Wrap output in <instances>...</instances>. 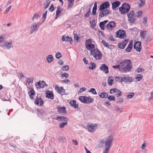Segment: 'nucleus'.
Returning a JSON list of instances; mask_svg holds the SVG:
<instances>
[{
	"label": "nucleus",
	"mask_w": 153,
	"mask_h": 153,
	"mask_svg": "<svg viewBox=\"0 0 153 153\" xmlns=\"http://www.w3.org/2000/svg\"><path fill=\"white\" fill-rule=\"evenodd\" d=\"M85 47L90 52L96 59L100 60L102 58V54L100 51L95 46V42L91 39H86Z\"/></svg>",
	"instance_id": "1"
},
{
	"label": "nucleus",
	"mask_w": 153,
	"mask_h": 153,
	"mask_svg": "<svg viewBox=\"0 0 153 153\" xmlns=\"http://www.w3.org/2000/svg\"><path fill=\"white\" fill-rule=\"evenodd\" d=\"M121 72L127 73L130 71L133 68V65L130 59H125L121 61Z\"/></svg>",
	"instance_id": "2"
},
{
	"label": "nucleus",
	"mask_w": 153,
	"mask_h": 153,
	"mask_svg": "<svg viewBox=\"0 0 153 153\" xmlns=\"http://www.w3.org/2000/svg\"><path fill=\"white\" fill-rule=\"evenodd\" d=\"M113 141V137L112 135L109 136L105 141L100 140L99 143L102 144L105 143V149L102 153H108L110 148L112 145Z\"/></svg>",
	"instance_id": "3"
},
{
	"label": "nucleus",
	"mask_w": 153,
	"mask_h": 153,
	"mask_svg": "<svg viewBox=\"0 0 153 153\" xmlns=\"http://www.w3.org/2000/svg\"><path fill=\"white\" fill-rule=\"evenodd\" d=\"M79 100L82 103L85 104H90L94 100V99L91 98L89 96H80L79 97Z\"/></svg>",
	"instance_id": "4"
},
{
	"label": "nucleus",
	"mask_w": 153,
	"mask_h": 153,
	"mask_svg": "<svg viewBox=\"0 0 153 153\" xmlns=\"http://www.w3.org/2000/svg\"><path fill=\"white\" fill-rule=\"evenodd\" d=\"M130 9L129 4H123L121 7L119 8L121 13L122 14H124L127 13Z\"/></svg>",
	"instance_id": "5"
},
{
	"label": "nucleus",
	"mask_w": 153,
	"mask_h": 153,
	"mask_svg": "<svg viewBox=\"0 0 153 153\" xmlns=\"http://www.w3.org/2000/svg\"><path fill=\"white\" fill-rule=\"evenodd\" d=\"M55 89L56 92L62 95H67V93L62 87L59 86L58 85H55Z\"/></svg>",
	"instance_id": "6"
},
{
	"label": "nucleus",
	"mask_w": 153,
	"mask_h": 153,
	"mask_svg": "<svg viewBox=\"0 0 153 153\" xmlns=\"http://www.w3.org/2000/svg\"><path fill=\"white\" fill-rule=\"evenodd\" d=\"M128 21L131 23H134L136 19L135 16L134 11L133 10L131 11L127 14Z\"/></svg>",
	"instance_id": "7"
},
{
	"label": "nucleus",
	"mask_w": 153,
	"mask_h": 153,
	"mask_svg": "<svg viewBox=\"0 0 153 153\" xmlns=\"http://www.w3.org/2000/svg\"><path fill=\"white\" fill-rule=\"evenodd\" d=\"M97 125L96 124L89 123L87 125V128L88 131L90 132H93L95 131L97 128Z\"/></svg>",
	"instance_id": "8"
},
{
	"label": "nucleus",
	"mask_w": 153,
	"mask_h": 153,
	"mask_svg": "<svg viewBox=\"0 0 153 153\" xmlns=\"http://www.w3.org/2000/svg\"><path fill=\"white\" fill-rule=\"evenodd\" d=\"M34 102L37 105H42L43 104L44 101L40 97L38 96L36 97Z\"/></svg>",
	"instance_id": "9"
},
{
	"label": "nucleus",
	"mask_w": 153,
	"mask_h": 153,
	"mask_svg": "<svg viewBox=\"0 0 153 153\" xmlns=\"http://www.w3.org/2000/svg\"><path fill=\"white\" fill-rule=\"evenodd\" d=\"M116 36L118 38H123L126 36V32L124 30H119L116 32Z\"/></svg>",
	"instance_id": "10"
},
{
	"label": "nucleus",
	"mask_w": 153,
	"mask_h": 153,
	"mask_svg": "<svg viewBox=\"0 0 153 153\" xmlns=\"http://www.w3.org/2000/svg\"><path fill=\"white\" fill-rule=\"evenodd\" d=\"M142 46L141 42L138 41H135L134 45V48L135 50L138 52H140Z\"/></svg>",
	"instance_id": "11"
},
{
	"label": "nucleus",
	"mask_w": 153,
	"mask_h": 153,
	"mask_svg": "<svg viewBox=\"0 0 153 153\" xmlns=\"http://www.w3.org/2000/svg\"><path fill=\"white\" fill-rule=\"evenodd\" d=\"M109 3L108 1H105L100 5L99 10H103L107 9L109 7Z\"/></svg>",
	"instance_id": "12"
},
{
	"label": "nucleus",
	"mask_w": 153,
	"mask_h": 153,
	"mask_svg": "<svg viewBox=\"0 0 153 153\" xmlns=\"http://www.w3.org/2000/svg\"><path fill=\"white\" fill-rule=\"evenodd\" d=\"M100 11L101 12L99 13V17L101 18L102 17L105 16H106L108 15L110 13L109 10L107 9L103 10Z\"/></svg>",
	"instance_id": "13"
},
{
	"label": "nucleus",
	"mask_w": 153,
	"mask_h": 153,
	"mask_svg": "<svg viewBox=\"0 0 153 153\" xmlns=\"http://www.w3.org/2000/svg\"><path fill=\"white\" fill-rule=\"evenodd\" d=\"M99 69L100 70L103 71L105 74H107L109 73L108 68L105 64H102Z\"/></svg>",
	"instance_id": "14"
},
{
	"label": "nucleus",
	"mask_w": 153,
	"mask_h": 153,
	"mask_svg": "<svg viewBox=\"0 0 153 153\" xmlns=\"http://www.w3.org/2000/svg\"><path fill=\"white\" fill-rule=\"evenodd\" d=\"M35 85L37 88H43L46 85L45 82L44 81H39Z\"/></svg>",
	"instance_id": "15"
},
{
	"label": "nucleus",
	"mask_w": 153,
	"mask_h": 153,
	"mask_svg": "<svg viewBox=\"0 0 153 153\" xmlns=\"http://www.w3.org/2000/svg\"><path fill=\"white\" fill-rule=\"evenodd\" d=\"M40 25L39 23H34L30 27V33H33L35 31L37 30Z\"/></svg>",
	"instance_id": "16"
},
{
	"label": "nucleus",
	"mask_w": 153,
	"mask_h": 153,
	"mask_svg": "<svg viewBox=\"0 0 153 153\" xmlns=\"http://www.w3.org/2000/svg\"><path fill=\"white\" fill-rule=\"evenodd\" d=\"M115 24L113 21L110 22L106 26L109 30H112L115 27Z\"/></svg>",
	"instance_id": "17"
},
{
	"label": "nucleus",
	"mask_w": 153,
	"mask_h": 153,
	"mask_svg": "<svg viewBox=\"0 0 153 153\" xmlns=\"http://www.w3.org/2000/svg\"><path fill=\"white\" fill-rule=\"evenodd\" d=\"M128 41L127 40H125L123 41L121 43L118 44L119 48L121 49H123L126 45Z\"/></svg>",
	"instance_id": "18"
},
{
	"label": "nucleus",
	"mask_w": 153,
	"mask_h": 153,
	"mask_svg": "<svg viewBox=\"0 0 153 153\" xmlns=\"http://www.w3.org/2000/svg\"><path fill=\"white\" fill-rule=\"evenodd\" d=\"M133 81V78L132 77L128 76L126 77H123L122 82H131Z\"/></svg>",
	"instance_id": "19"
},
{
	"label": "nucleus",
	"mask_w": 153,
	"mask_h": 153,
	"mask_svg": "<svg viewBox=\"0 0 153 153\" xmlns=\"http://www.w3.org/2000/svg\"><path fill=\"white\" fill-rule=\"evenodd\" d=\"M132 41H130L125 51L127 52H130L131 51L132 48Z\"/></svg>",
	"instance_id": "20"
},
{
	"label": "nucleus",
	"mask_w": 153,
	"mask_h": 153,
	"mask_svg": "<svg viewBox=\"0 0 153 153\" xmlns=\"http://www.w3.org/2000/svg\"><path fill=\"white\" fill-rule=\"evenodd\" d=\"M62 10L63 9L61 8L60 6L57 7L56 15V19L57 18L59 15L62 12Z\"/></svg>",
	"instance_id": "21"
},
{
	"label": "nucleus",
	"mask_w": 153,
	"mask_h": 153,
	"mask_svg": "<svg viewBox=\"0 0 153 153\" xmlns=\"http://www.w3.org/2000/svg\"><path fill=\"white\" fill-rule=\"evenodd\" d=\"M120 3L119 1H115L113 2L112 4V8L113 9H114L116 7H118L120 4Z\"/></svg>",
	"instance_id": "22"
},
{
	"label": "nucleus",
	"mask_w": 153,
	"mask_h": 153,
	"mask_svg": "<svg viewBox=\"0 0 153 153\" xmlns=\"http://www.w3.org/2000/svg\"><path fill=\"white\" fill-rule=\"evenodd\" d=\"M70 104L71 106L74 107V108H77L78 107V104H76V102L74 100H72L71 101Z\"/></svg>",
	"instance_id": "23"
},
{
	"label": "nucleus",
	"mask_w": 153,
	"mask_h": 153,
	"mask_svg": "<svg viewBox=\"0 0 153 153\" xmlns=\"http://www.w3.org/2000/svg\"><path fill=\"white\" fill-rule=\"evenodd\" d=\"M46 97H47L51 99H53L54 98L53 94L52 92L48 91L46 92Z\"/></svg>",
	"instance_id": "24"
},
{
	"label": "nucleus",
	"mask_w": 153,
	"mask_h": 153,
	"mask_svg": "<svg viewBox=\"0 0 153 153\" xmlns=\"http://www.w3.org/2000/svg\"><path fill=\"white\" fill-rule=\"evenodd\" d=\"M108 21L107 20H105L102 22H101L100 23L99 26L100 29L102 30H103L104 29V26L105 24L108 22Z\"/></svg>",
	"instance_id": "25"
},
{
	"label": "nucleus",
	"mask_w": 153,
	"mask_h": 153,
	"mask_svg": "<svg viewBox=\"0 0 153 153\" xmlns=\"http://www.w3.org/2000/svg\"><path fill=\"white\" fill-rule=\"evenodd\" d=\"M56 119L59 121H66L68 120V119L64 116L58 117H56Z\"/></svg>",
	"instance_id": "26"
},
{
	"label": "nucleus",
	"mask_w": 153,
	"mask_h": 153,
	"mask_svg": "<svg viewBox=\"0 0 153 153\" xmlns=\"http://www.w3.org/2000/svg\"><path fill=\"white\" fill-rule=\"evenodd\" d=\"M114 78L111 76H110L108 78V83L109 86H111L114 83Z\"/></svg>",
	"instance_id": "27"
},
{
	"label": "nucleus",
	"mask_w": 153,
	"mask_h": 153,
	"mask_svg": "<svg viewBox=\"0 0 153 153\" xmlns=\"http://www.w3.org/2000/svg\"><path fill=\"white\" fill-rule=\"evenodd\" d=\"M68 8L70 9L73 7L74 5V0H68Z\"/></svg>",
	"instance_id": "28"
},
{
	"label": "nucleus",
	"mask_w": 153,
	"mask_h": 153,
	"mask_svg": "<svg viewBox=\"0 0 153 153\" xmlns=\"http://www.w3.org/2000/svg\"><path fill=\"white\" fill-rule=\"evenodd\" d=\"M35 94V91L33 88H31L30 89V91L29 93V95L30 97L32 99H33V96Z\"/></svg>",
	"instance_id": "29"
},
{
	"label": "nucleus",
	"mask_w": 153,
	"mask_h": 153,
	"mask_svg": "<svg viewBox=\"0 0 153 153\" xmlns=\"http://www.w3.org/2000/svg\"><path fill=\"white\" fill-rule=\"evenodd\" d=\"M146 31H141L140 32V34L141 38L144 39L146 38Z\"/></svg>",
	"instance_id": "30"
},
{
	"label": "nucleus",
	"mask_w": 153,
	"mask_h": 153,
	"mask_svg": "<svg viewBox=\"0 0 153 153\" xmlns=\"http://www.w3.org/2000/svg\"><path fill=\"white\" fill-rule=\"evenodd\" d=\"M51 2V0H46L45 3L44 4V10L48 7L50 4Z\"/></svg>",
	"instance_id": "31"
},
{
	"label": "nucleus",
	"mask_w": 153,
	"mask_h": 153,
	"mask_svg": "<svg viewBox=\"0 0 153 153\" xmlns=\"http://www.w3.org/2000/svg\"><path fill=\"white\" fill-rule=\"evenodd\" d=\"M101 98H106L108 97V94L106 92H102L99 95Z\"/></svg>",
	"instance_id": "32"
},
{
	"label": "nucleus",
	"mask_w": 153,
	"mask_h": 153,
	"mask_svg": "<svg viewBox=\"0 0 153 153\" xmlns=\"http://www.w3.org/2000/svg\"><path fill=\"white\" fill-rule=\"evenodd\" d=\"M121 61L119 62V65H114L112 66L113 68L115 69H118L121 72Z\"/></svg>",
	"instance_id": "33"
},
{
	"label": "nucleus",
	"mask_w": 153,
	"mask_h": 153,
	"mask_svg": "<svg viewBox=\"0 0 153 153\" xmlns=\"http://www.w3.org/2000/svg\"><path fill=\"white\" fill-rule=\"evenodd\" d=\"M143 78V75L141 74H138L135 77L136 81H140Z\"/></svg>",
	"instance_id": "34"
},
{
	"label": "nucleus",
	"mask_w": 153,
	"mask_h": 153,
	"mask_svg": "<svg viewBox=\"0 0 153 153\" xmlns=\"http://www.w3.org/2000/svg\"><path fill=\"white\" fill-rule=\"evenodd\" d=\"M58 111L60 113H66L65 108L64 107H59L58 108Z\"/></svg>",
	"instance_id": "35"
},
{
	"label": "nucleus",
	"mask_w": 153,
	"mask_h": 153,
	"mask_svg": "<svg viewBox=\"0 0 153 153\" xmlns=\"http://www.w3.org/2000/svg\"><path fill=\"white\" fill-rule=\"evenodd\" d=\"M47 59L48 62L50 63L53 61V56L51 55H48L47 57Z\"/></svg>",
	"instance_id": "36"
},
{
	"label": "nucleus",
	"mask_w": 153,
	"mask_h": 153,
	"mask_svg": "<svg viewBox=\"0 0 153 153\" xmlns=\"http://www.w3.org/2000/svg\"><path fill=\"white\" fill-rule=\"evenodd\" d=\"M96 65L94 63L91 62L89 67V69L91 70H94L95 68Z\"/></svg>",
	"instance_id": "37"
},
{
	"label": "nucleus",
	"mask_w": 153,
	"mask_h": 153,
	"mask_svg": "<svg viewBox=\"0 0 153 153\" xmlns=\"http://www.w3.org/2000/svg\"><path fill=\"white\" fill-rule=\"evenodd\" d=\"M5 45L7 49H9L12 46V42H7L6 43Z\"/></svg>",
	"instance_id": "38"
},
{
	"label": "nucleus",
	"mask_w": 153,
	"mask_h": 153,
	"mask_svg": "<svg viewBox=\"0 0 153 153\" xmlns=\"http://www.w3.org/2000/svg\"><path fill=\"white\" fill-rule=\"evenodd\" d=\"M130 30L132 33H133L134 32H135V33H138L139 30L137 28L134 27L133 28L131 29Z\"/></svg>",
	"instance_id": "39"
},
{
	"label": "nucleus",
	"mask_w": 153,
	"mask_h": 153,
	"mask_svg": "<svg viewBox=\"0 0 153 153\" xmlns=\"http://www.w3.org/2000/svg\"><path fill=\"white\" fill-rule=\"evenodd\" d=\"M108 99L110 101H114L115 100V97L114 96L112 95L109 96L108 97Z\"/></svg>",
	"instance_id": "40"
},
{
	"label": "nucleus",
	"mask_w": 153,
	"mask_h": 153,
	"mask_svg": "<svg viewBox=\"0 0 153 153\" xmlns=\"http://www.w3.org/2000/svg\"><path fill=\"white\" fill-rule=\"evenodd\" d=\"M145 2V0H140V2L139 3V7H141L143 6Z\"/></svg>",
	"instance_id": "41"
},
{
	"label": "nucleus",
	"mask_w": 153,
	"mask_h": 153,
	"mask_svg": "<svg viewBox=\"0 0 153 153\" xmlns=\"http://www.w3.org/2000/svg\"><path fill=\"white\" fill-rule=\"evenodd\" d=\"M89 92L91 93L92 94H97V92H96L95 89L94 88H91L90 90L89 91Z\"/></svg>",
	"instance_id": "42"
},
{
	"label": "nucleus",
	"mask_w": 153,
	"mask_h": 153,
	"mask_svg": "<svg viewBox=\"0 0 153 153\" xmlns=\"http://www.w3.org/2000/svg\"><path fill=\"white\" fill-rule=\"evenodd\" d=\"M67 121H65V122H62L59 125V127L60 128H62L67 124Z\"/></svg>",
	"instance_id": "43"
},
{
	"label": "nucleus",
	"mask_w": 153,
	"mask_h": 153,
	"mask_svg": "<svg viewBox=\"0 0 153 153\" xmlns=\"http://www.w3.org/2000/svg\"><path fill=\"white\" fill-rule=\"evenodd\" d=\"M115 93H118V94H116V96L117 97H119L121 95V92L119 90H117L116 88V90L115 91Z\"/></svg>",
	"instance_id": "44"
},
{
	"label": "nucleus",
	"mask_w": 153,
	"mask_h": 153,
	"mask_svg": "<svg viewBox=\"0 0 153 153\" xmlns=\"http://www.w3.org/2000/svg\"><path fill=\"white\" fill-rule=\"evenodd\" d=\"M62 56V54L59 52H57L56 54V57L57 59H59Z\"/></svg>",
	"instance_id": "45"
},
{
	"label": "nucleus",
	"mask_w": 153,
	"mask_h": 153,
	"mask_svg": "<svg viewBox=\"0 0 153 153\" xmlns=\"http://www.w3.org/2000/svg\"><path fill=\"white\" fill-rule=\"evenodd\" d=\"M122 77L117 76L115 78V80L117 82H122Z\"/></svg>",
	"instance_id": "46"
},
{
	"label": "nucleus",
	"mask_w": 153,
	"mask_h": 153,
	"mask_svg": "<svg viewBox=\"0 0 153 153\" xmlns=\"http://www.w3.org/2000/svg\"><path fill=\"white\" fill-rule=\"evenodd\" d=\"M33 82V79L31 78H28L27 80V82L28 84L32 83Z\"/></svg>",
	"instance_id": "47"
},
{
	"label": "nucleus",
	"mask_w": 153,
	"mask_h": 153,
	"mask_svg": "<svg viewBox=\"0 0 153 153\" xmlns=\"http://www.w3.org/2000/svg\"><path fill=\"white\" fill-rule=\"evenodd\" d=\"M74 38V39L76 40V41L78 42H79V37L78 36L77 34H76L75 33H73Z\"/></svg>",
	"instance_id": "48"
},
{
	"label": "nucleus",
	"mask_w": 153,
	"mask_h": 153,
	"mask_svg": "<svg viewBox=\"0 0 153 153\" xmlns=\"http://www.w3.org/2000/svg\"><path fill=\"white\" fill-rule=\"evenodd\" d=\"M101 43L104 47H108V43L104 40H102L101 42Z\"/></svg>",
	"instance_id": "49"
},
{
	"label": "nucleus",
	"mask_w": 153,
	"mask_h": 153,
	"mask_svg": "<svg viewBox=\"0 0 153 153\" xmlns=\"http://www.w3.org/2000/svg\"><path fill=\"white\" fill-rule=\"evenodd\" d=\"M90 24L91 27H94L96 25L95 21L94 20H92L90 22Z\"/></svg>",
	"instance_id": "50"
},
{
	"label": "nucleus",
	"mask_w": 153,
	"mask_h": 153,
	"mask_svg": "<svg viewBox=\"0 0 153 153\" xmlns=\"http://www.w3.org/2000/svg\"><path fill=\"white\" fill-rule=\"evenodd\" d=\"M66 41H70L71 43V42L72 41V39L71 38V37H70L69 36H67L66 37Z\"/></svg>",
	"instance_id": "51"
},
{
	"label": "nucleus",
	"mask_w": 153,
	"mask_h": 153,
	"mask_svg": "<svg viewBox=\"0 0 153 153\" xmlns=\"http://www.w3.org/2000/svg\"><path fill=\"white\" fill-rule=\"evenodd\" d=\"M137 72L139 73L142 72H144V70L142 68H138L137 69Z\"/></svg>",
	"instance_id": "52"
},
{
	"label": "nucleus",
	"mask_w": 153,
	"mask_h": 153,
	"mask_svg": "<svg viewBox=\"0 0 153 153\" xmlns=\"http://www.w3.org/2000/svg\"><path fill=\"white\" fill-rule=\"evenodd\" d=\"M68 65L64 66L62 67V69L63 71L68 70Z\"/></svg>",
	"instance_id": "53"
},
{
	"label": "nucleus",
	"mask_w": 153,
	"mask_h": 153,
	"mask_svg": "<svg viewBox=\"0 0 153 153\" xmlns=\"http://www.w3.org/2000/svg\"><path fill=\"white\" fill-rule=\"evenodd\" d=\"M142 14V11H140L137 12V16L138 17H139L141 16Z\"/></svg>",
	"instance_id": "54"
},
{
	"label": "nucleus",
	"mask_w": 153,
	"mask_h": 153,
	"mask_svg": "<svg viewBox=\"0 0 153 153\" xmlns=\"http://www.w3.org/2000/svg\"><path fill=\"white\" fill-rule=\"evenodd\" d=\"M49 10L51 12L53 11L54 10V8L53 4H51L49 8Z\"/></svg>",
	"instance_id": "55"
},
{
	"label": "nucleus",
	"mask_w": 153,
	"mask_h": 153,
	"mask_svg": "<svg viewBox=\"0 0 153 153\" xmlns=\"http://www.w3.org/2000/svg\"><path fill=\"white\" fill-rule=\"evenodd\" d=\"M134 95V94L133 93H131L130 94H129L127 96V97L128 98L130 99L132 98Z\"/></svg>",
	"instance_id": "56"
},
{
	"label": "nucleus",
	"mask_w": 153,
	"mask_h": 153,
	"mask_svg": "<svg viewBox=\"0 0 153 153\" xmlns=\"http://www.w3.org/2000/svg\"><path fill=\"white\" fill-rule=\"evenodd\" d=\"M61 76L62 77H65V78H66L68 76V74L67 73H65L63 74H62Z\"/></svg>",
	"instance_id": "57"
},
{
	"label": "nucleus",
	"mask_w": 153,
	"mask_h": 153,
	"mask_svg": "<svg viewBox=\"0 0 153 153\" xmlns=\"http://www.w3.org/2000/svg\"><path fill=\"white\" fill-rule=\"evenodd\" d=\"M86 90V88L85 87H83L82 88H81L79 91V93H82L84 91H85Z\"/></svg>",
	"instance_id": "58"
},
{
	"label": "nucleus",
	"mask_w": 153,
	"mask_h": 153,
	"mask_svg": "<svg viewBox=\"0 0 153 153\" xmlns=\"http://www.w3.org/2000/svg\"><path fill=\"white\" fill-rule=\"evenodd\" d=\"M90 13V10H89L86 13V14L85 15L84 17L85 18H86L88 17Z\"/></svg>",
	"instance_id": "59"
},
{
	"label": "nucleus",
	"mask_w": 153,
	"mask_h": 153,
	"mask_svg": "<svg viewBox=\"0 0 153 153\" xmlns=\"http://www.w3.org/2000/svg\"><path fill=\"white\" fill-rule=\"evenodd\" d=\"M116 90V88H112L110 90V94H112L115 93V91Z\"/></svg>",
	"instance_id": "60"
},
{
	"label": "nucleus",
	"mask_w": 153,
	"mask_h": 153,
	"mask_svg": "<svg viewBox=\"0 0 153 153\" xmlns=\"http://www.w3.org/2000/svg\"><path fill=\"white\" fill-rule=\"evenodd\" d=\"M47 11H46L44 14H43L42 16V17L43 19H44V21H45L46 18V16L47 15Z\"/></svg>",
	"instance_id": "61"
},
{
	"label": "nucleus",
	"mask_w": 153,
	"mask_h": 153,
	"mask_svg": "<svg viewBox=\"0 0 153 153\" xmlns=\"http://www.w3.org/2000/svg\"><path fill=\"white\" fill-rule=\"evenodd\" d=\"M39 17V15L37 14H35L33 16L32 19L33 20Z\"/></svg>",
	"instance_id": "62"
},
{
	"label": "nucleus",
	"mask_w": 153,
	"mask_h": 153,
	"mask_svg": "<svg viewBox=\"0 0 153 153\" xmlns=\"http://www.w3.org/2000/svg\"><path fill=\"white\" fill-rule=\"evenodd\" d=\"M108 48L110 49H113L114 48V46L112 45H109V44L108 45V47H107Z\"/></svg>",
	"instance_id": "63"
},
{
	"label": "nucleus",
	"mask_w": 153,
	"mask_h": 153,
	"mask_svg": "<svg viewBox=\"0 0 153 153\" xmlns=\"http://www.w3.org/2000/svg\"><path fill=\"white\" fill-rule=\"evenodd\" d=\"M97 10V9L93 8L92 11L93 15H95L96 14Z\"/></svg>",
	"instance_id": "64"
}]
</instances>
